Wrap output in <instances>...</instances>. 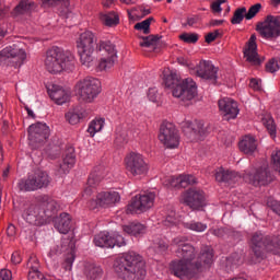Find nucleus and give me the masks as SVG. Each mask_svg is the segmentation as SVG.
Returning <instances> with one entry per match:
<instances>
[{"mask_svg": "<svg viewBox=\"0 0 280 280\" xmlns=\"http://www.w3.org/2000/svg\"><path fill=\"white\" fill-rule=\"evenodd\" d=\"M152 21H154V18H148L147 20L137 23L135 30L142 31L143 34H150V25Z\"/></svg>", "mask_w": 280, "mask_h": 280, "instance_id": "obj_44", "label": "nucleus"}, {"mask_svg": "<svg viewBox=\"0 0 280 280\" xmlns=\"http://www.w3.org/2000/svg\"><path fill=\"white\" fill-rule=\"evenodd\" d=\"M75 91L81 102L91 104L102 93V83L96 78L86 77L75 84Z\"/></svg>", "mask_w": 280, "mask_h": 280, "instance_id": "obj_8", "label": "nucleus"}, {"mask_svg": "<svg viewBox=\"0 0 280 280\" xmlns=\"http://www.w3.org/2000/svg\"><path fill=\"white\" fill-rule=\"evenodd\" d=\"M162 222L164 226H174V224H177L178 220L176 219V212H171V214H168Z\"/></svg>", "mask_w": 280, "mask_h": 280, "instance_id": "obj_51", "label": "nucleus"}, {"mask_svg": "<svg viewBox=\"0 0 280 280\" xmlns=\"http://www.w3.org/2000/svg\"><path fill=\"white\" fill-rule=\"evenodd\" d=\"M215 35L213 34V32H211V33H208L207 35H206V43H213V40H215Z\"/></svg>", "mask_w": 280, "mask_h": 280, "instance_id": "obj_63", "label": "nucleus"}, {"mask_svg": "<svg viewBox=\"0 0 280 280\" xmlns=\"http://www.w3.org/2000/svg\"><path fill=\"white\" fill-rule=\"evenodd\" d=\"M184 202L194 211H200V209L207 207V197L205 196V191L190 188L184 195Z\"/></svg>", "mask_w": 280, "mask_h": 280, "instance_id": "obj_16", "label": "nucleus"}, {"mask_svg": "<svg viewBox=\"0 0 280 280\" xmlns=\"http://www.w3.org/2000/svg\"><path fill=\"white\" fill-rule=\"evenodd\" d=\"M278 70L279 61H277L276 59L269 60L268 63L266 65V71H268V73H277Z\"/></svg>", "mask_w": 280, "mask_h": 280, "instance_id": "obj_50", "label": "nucleus"}, {"mask_svg": "<svg viewBox=\"0 0 280 280\" xmlns=\"http://www.w3.org/2000/svg\"><path fill=\"white\" fill-rule=\"evenodd\" d=\"M85 277L88 280H101L102 279V268L97 265H88L85 267Z\"/></svg>", "mask_w": 280, "mask_h": 280, "instance_id": "obj_37", "label": "nucleus"}, {"mask_svg": "<svg viewBox=\"0 0 280 280\" xmlns=\"http://www.w3.org/2000/svg\"><path fill=\"white\" fill-rule=\"evenodd\" d=\"M244 19H246V7L237 8L234 11L233 18L231 19V23L232 25H240V23H242Z\"/></svg>", "mask_w": 280, "mask_h": 280, "instance_id": "obj_42", "label": "nucleus"}, {"mask_svg": "<svg viewBox=\"0 0 280 280\" xmlns=\"http://www.w3.org/2000/svg\"><path fill=\"white\" fill-rule=\"evenodd\" d=\"M22 218L25 220V222L28 224H34L35 226L47 224L45 212H43L39 202L25 205Z\"/></svg>", "mask_w": 280, "mask_h": 280, "instance_id": "obj_15", "label": "nucleus"}, {"mask_svg": "<svg viewBox=\"0 0 280 280\" xmlns=\"http://www.w3.org/2000/svg\"><path fill=\"white\" fill-rule=\"evenodd\" d=\"M182 130L184 135L190 139V141H196L197 139H202L207 135V128H205V122L202 120H197L195 122L185 121L182 125Z\"/></svg>", "mask_w": 280, "mask_h": 280, "instance_id": "obj_20", "label": "nucleus"}, {"mask_svg": "<svg viewBox=\"0 0 280 280\" xmlns=\"http://www.w3.org/2000/svg\"><path fill=\"white\" fill-rule=\"evenodd\" d=\"M238 148L243 154H248L253 156L257 152V139L253 136H244L243 139L238 142Z\"/></svg>", "mask_w": 280, "mask_h": 280, "instance_id": "obj_29", "label": "nucleus"}, {"mask_svg": "<svg viewBox=\"0 0 280 280\" xmlns=\"http://www.w3.org/2000/svg\"><path fill=\"white\" fill-rule=\"evenodd\" d=\"M122 231L124 233H127V235H133V237H139V235H144L145 225L143 223L135 221L128 223L127 225H124Z\"/></svg>", "mask_w": 280, "mask_h": 280, "instance_id": "obj_32", "label": "nucleus"}, {"mask_svg": "<svg viewBox=\"0 0 280 280\" xmlns=\"http://www.w3.org/2000/svg\"><path fill=\"white\" fill-rule=\"evenodd\" d=\"M159 139L165 148H170L171 150H174L180 143V137L178 136L176 126L167 121L162 122Z\"/></svg>", "mask_w": 280, "mask_h": 280, "instance_id": "obj_13", "label": "nucleus"}, {"mask_svg": "<svg viewBox=\"0 0 280 280\" xmlns=\"http://www.w3.org/2000/svg\"><path fill=\"white\" fill-rule=\"evenodd\" d=\"M45 67L49 73H62L75 69V57L71 51L60 47H52L46 52Z\"/></svg>", "mask_w": 280, "mask_h": 280, "instance_id": "obj_5", "label": "nucleus"}, {"mask_svg": "<svg viewBox=\"0 0 280 280\" xmlns=\"http://www.w3.org/2000/svg\"><path fill=\"white\" fill-rule=\"evenodd\" d=\"M100 19L104 25H107V27H115V25H119V15L114 11L101 13Z\"/></svg>", "mask_w": 280, "mask_h": 280, "instance_id": "obj_36", "label": "nucleus"}, {"mask_svg": "<svg viewBox=\"0 0 280 280\" xmlns=\"http://www.w3.org/2000/svg\"><path fill=\"white\" fill-rule=\"evenodd\" d=\"M42 5L44 8L58 5L59 16H61V19H73V12H71V8H69V0H42Z\"/></svg>", "mask_w": 280, "mask_h": 280, "instance_id": "obj_27", "label": "nucleus"}, {"mask_svg": "<svg viewBox=\"0 0 280 280\" xmlns=\"http://www.w3.org/2000/svg\"><path fill=\"white\" fill-rule=\"evenodd\" d=\"M82 118V113L78 109H71L66 114V119L71 126H75V124H80V119Z\"/></svg>", "mask_w": 280, "mask_h": 280, "instance_id": "obj_43", "label": "nucleus"}, {"mask_svg": "<svg viewBox=\"0 0 280 280\" xmlns=\"http://www.w3.org/2000/svg\"><path fill=\"white\" fill-rule=\"evenodd\" d=\"M100 180H102V174L97 172V168L92 172L88 178V187L84 190V194L86 196H91V192L93 191V188L97 185H100Z\"/></svg>", "mask_w": 280, "mask_h": 280, "instance_id": "obj_35", "label": "nucleus"}, {"mask_svg": "<svg viewBox=\"0 0 280 280\" xmlns=\"http://www.w3.org/2000/svg\"><path fill=\"white\" fill-rule=\"evenodd\" d=\"M126 170L131 176H143L148 174V163L140 153L131 152L126 159Z\"/></svg>", "mask_w": 280, "mask_h": 280, "instance_id": "obj_14", "label": "nucleus"}, {"mask_svg": "<svg viewBox=\"0 0 280 280\" xmlns=\"http://www.w3.org/2000/svg\"><path fill=\"white\" fill-rule=\"evenodd\" d=\"M75 165V150L73 147H69L62 156V162L57 166V175L65 176L69 174V170Z\"/></svg>", "mask_w": 280, "mask_h": 280, "instance_id": "obj_23", "label": "nucleus"}, {"mask_svg": "<svg viewBox=\"0 0 280 280\" xmlns=\"http://www.w3.org/2000/svg\"><path fill=\"white\" fill-rule=\"evenodd\" d=\"M249 246L257 258L264 256V250L280 257V235L270 237L261 232H256L250 237Z\"/></svg>", "mask_w": 280, "mask_h": 280, "instance_id": "obj_6", "label": "nucleus"}, {"mask_svg": "<svg viewBox=\"0 0 280 280\" xmlns=\"http://www.w3.org/2000/svg\"><path fill=\"white\" fill-rule=\"evenodd\" d=\"M114 4H115V0H102V5L104 8H110Z\"/></svg>", "mask_w": 280, "mask_h": 280, "instance_id": "obj_64", "label": "nucleus"}, {"mask_svg": "<svg viewBox=\"0 0 280 280\" xmlns=\"http://www.w3.org/2000/svg\"><path fill=\"white\" fill-rule=\"evenodd\" d=\"M128 139H130L128 127H117L115 138L116 145H124V143H128Z\"/></svg>", "mask_w": 280, "mask_h": 280, "instance_id": "obj_38", "label": "nucleus"}, {"mask_svg": "<svg viewBox=\"0 0 280 280\" xmlns=\"http://www.w3.org/2000/svg\"><path fill=\"white\" fill-rule=\"evenodd\" d=\"M195 73L197 78H201V80H206L210 84L218 82V68L211 61L201 60L197 65Z\"/></svg>", "mask_w": 280, "mask_h": 280, "instance_id": "obj_19", "label": "nucleus"}, {"mask_svg": "<svg viewBox=\"0 0 280 280\" xmlns=\"http://www.w3.org/2000/svg\"><path fill=\"white\" fill-rule=\"evenodd\" d=\"M36 8L34 1L22 0L19 5L15 7L16 14H25V12H32Z\"/></svg>", "mask_w": 280, "mask_h": 280, "instance_id": "obj_40", "label": "nucleus"}, {"mask_svg": "<svg viewBox=\"0 0 280 280\" xmlns=\"http://www.w3.org/2000/svg\"><path fill=\"white\" fill-rule=\"evenodd\" d=\"M271 163L273 165V170L280 174V150L272 151Z\"/></svg>", "mask_w": 280, "mask_h": 280, "instance_id": "obj_48", "label": "nucleus"}, {"mask_svg": "<svg viewBox=\"0 0 280 280\" xmlns=\"http://www.w3.org/2000/svg\"><path fill=\"white\" fill-rule=\"evenodd\" d=\"M68 245V247H66V250H73V248H75V243H73V241H71V240H69V238H63L62 240V246L65 247V246H67Z\"/></svg>", "mask_w": 280, "mask_h": 280, "instance_id": "obj_57", "label": "nucleus"}, {"mask_svg": "<svg viewBox=\"0 0 280 280\" xmlns=\"http://www.w3.org/2000/svg\"><path fill=\"white\" fill-rule=\"evenodd\" d=\"M249 86L255 91H259V89H261V85H259V81L257 79H252L249 82Z\"/></svg>", "mask_w": 280, "mask_h": 280, "instance_id": "obj_58", "label": "nucleus"}, {"mask_svg": "<svg viewBox=\"0 0 280 280\" xmlns=\"http://www.w3.org/2000/svg\"><path fill=\"white\" fill-rule=\"evenodd\" d=\"M102 128H104V118L94 119L90 122L88 132L90 137H95L97 132H101Z\"/></svg>", "mask_w": 280, "mask_h": 280, "instance_id": "obj_39", "label": "nucleus"}, {"mask_svg": "<svg viewBox=\"0 0 280 280\" xmlns=\"http://www.w3.org/2000/svg\"><path fill=\"white\" fill-rule=\"evenodd\" d=\"M21 261H23V258H21V253L14 252L11 256V262L16 266L21 264Z\"/></svg>", "mask_w": 280, "mask_h": 280, "instance_id": "obj_56", "label": "nucleus"}, {"mask_svg": "<svg viewBox=\"0 0 280 280\" xmlns=\"http://www.w3.org/2000/svg\"><path fill=\"white\" fill-rule=\"evenodd\" d=\"M50 100L56 102L59 106L67 104L71 100V91L62 89V86L52 84L47 88Z\"/></svg>", "mask_w": 280, "mask_h": 280, "instance_id": "obj_24", "label": "nucleus"}, {"mask_svg": "<svg viewBox=\"0 0 280 280\" xmlns=\"http://www.w3.org/2000/svg\"><path fill=\"white\" fill-rule=\"evenodd\" d=\"M42 209V213H45L46 222H51V219L58 213V202L49 196H43L42 200L38 201Z\"/></svg>", "mask_w": 280, "mask_h": 280, "instance_id": "obj_25", "label": "nucleus"}, {"mask_svg": "<svg viewBox=\"0 0 280 280\" xmlns=\"http://www.w3.org/2000/svg\"><path fill=\"white\" fill-rule=\"evenodd\" d=\"M156 194L149 191L136 196L131 202L127 206V213H143L154 207V199Z\"/></svg>", "mask_w": 280, "mask_h": 280, "instance_id": "obj_12", "label": "nucleus"}, {"mask_svg": "<svg viewBox=\"0 0 280 280\" xmlns=\"http://www.w3.org/2000/svg\"><path fill=\"white\" fill-rule=\"evenodd\" d=\"M225 230L223 228L213 230V235L217 237H224Z\"/></svg>", "mask_w": 280, "mask_h": 280, "instance_id": "obj_62", "label": "nucleus"}, {"mask_svg": "<svg viewBox=\"0 0 280 280\" xmlns=\"http://www.w3.org/2000/svg\"><path fill=\"white\" fill-rule=\"evenodd\" d=\"M161 43L159 35H149L142 37L140 42L141 47H145L149 51H156L159 49V44Z\"/></svg>", "mask_w": 280, "mask_h": 280, "instance_id": "obj_34", "label": "nucleus"}, {"mask_svg": "<svg viewBox=\"0 0 280 280\" xmlns=\"http://www.w3.org/2000/svg\"><path fill=\"white\" fill-rule=\"evenodd\" d=\"M179 39L183 40L184 43L196 44V43H198V34L184 33V34L179 35Z\"/></svg>", "mask_w": 280, "mask_h": 280, "instance_id": "obj_47", "label": "nucleus"}, {"mask_svg": "<svg viewBox=\"0 0 280 280\" xmlns=\"http://www.w3.org/2000/svg\"><path fill=\"white\" fill-rule=\"evenodd\" d=\"M163 83L166 89H171L173 97H178L182 102H191L198 95V86L191 78L180 80V75L174 70H165Z\"/></svg>", "mask_w": 280, "mask_h": 280, "instance_id": "obj_4", "label": "nucleus"}, {"mask_svg": "<svg viewBox=\"0 0 280 280\" xmlns=\"http://www.w3.org/2000/svg\"><path fill=\"white\" fill-rule=\"evenodd\" d=\"M27 58L25 50L21 47V44H13L7 46L0 51V66L1 67H21L23 61Z\"/></svg>", "mask_w": 280, "mask_h": 280, "instance_id": "obj_9", "label": "nucleus"}, {"mask_svg": "<svg viewBox=\"0 0 280 280\" xmlns=\"http://www.w3.org/2000/svg\"><path fill=\"white\" fill-rule=\"evenodd\" d=\"M214 178L218 183H228V185H235L242 180V175L235 171H226L223 167H220L214 173Z\"/></svg>", "mask_w": 280, "mask_h": 280, "instance_id": "obj_28", "label": "nucleus"}, {"mask_svg": "<svg viewBox=\"0 0 280 280\" xmlns=\"http://www.w3.org/2000/svg\"><path fill=\"white\" fill-rule=\"evenodd\" d=\"M73 261H74L73 255L66 258V261L63 264V270L66 271V277H69V275H71V268H73Z\"/></svg>", "mask_w": 280, "mask_h": 280, "instance_id": "obj_52", "label": "nucleus"}, {"mask_svg": "<svg viewBox=\"0 0 280 280\" xmlns=\"http://www.w3.org/2000/svg\"><path fill=\"white\" fill-rule=\"evenodd\" d=\"M185 228L189 229L190 231H196L197 233H202L203 231H207V224L200 222L185 223Z\"/></svg>", "mask_w": 280, "mask_h": 280, "instance_id": "obj_46", "label": "nucleus"}, {"mask_svg": "<svg viewBox=\"0 0 280 280\" xmlns=\"http://www.w3.org/2000/svg\"><path fill=\"white\" fill-rule=\"evenodd\" d=\"M15 233H16V228L13 224L9 225L7 229V235H9V237H13Z\"/></svg>", "mask_w": 280, "mask_h": 280, "instance_id": "obj_60", "label": "nucleus"}, {"mask_svg": "<svg viewBox=\"0 0 280 280\" xmlns=\"http://www.w3.org/2000/svg\"><path fill=\"white\" fill-rule=\"evenodd\" d=\"M262 124L265 128H267L270 137L275 139V137H277V125L275 124V119L271 118V116H265L262 118Z\"/></svg>", "mask_w": 280, "mask_h": 280, "instance_id": "obj_41", "label": "nucleus"}, {"mask_svg": "<svg viewBox=\"0 0 280 280\" xmlns=\"http://www.w3.org/2000/svg\"><path fill=\"white\" fill-rule=\"evenodd\" d=\"M28 271V280H47L40 271H38V262L36 258H31L27 262Z\"/></svg>", "mask_w": 280, "mask_h": 280, "instance_id": "obj_33", "label": "nucleus"}, {"mask_svg": "<svg viewBox=\"0 0 280 280\" xmlns=\"http://www.w3.org/2000/svg\"><path fill=\"white\" fill-rule=\"evenodd\" d=\"M244 261V256L240 253H234L228 258V264L232 266H240Z\"/></svg>", "mask_w": 280, "mask_h": 280, "instance_id": "obj_49", "label": "nucleus"}, {"mask_svg": "<svg viewBox=\"0 0 280 280\" xmlns=\"http://www.w3.org/2000/svg\"><path fill=\"white\" fill-rule=\"evenodd\" d=\"M222 3H226V0L214 1L211 5L213 12H222Z\"/></svg>", "mask_w": 280, "mask_h": 280, "instance_id": "obj_54", "label": "nucleus"}, {"mask_svg": "<svg viewBox=\"0 0 280 280\" xmlns=\"http://www.w3.org/2000/svg\"><path fill=\"white\" fill-rule=\"evenodd\" d=\"M94 244L98 248H114L115 238L108 234V232H101L94 236Z\"/></svg>", "mask_w": 280, "mask_h": 280, "instance_id": "obj_31", "label": "nucleus"}, {"mask_svg": "<svg viewBox=\"0 0 280 280\" xmlns=\"http://www.w3.org/2000/svg\"><path fill=\"white\" fill-rule=\"evenodd\" d=\"M105 51L107 57H103L100 60L98 69L101 71H107V69H113L115 62L117 61V49L115 45L109 40H100L97 43V37L91 31H86L80 35L77 39V49L80 56V61L84 67H91L93 62V52L95 51Z\"/></svg>", "mask_w": 280, "mask_h": 280, "instance_id": "obj_2", "label": "nucleus"}, {"mask_svg": "<svg viewBox=\"0 0 280 280\" xmlns=\"http://www.w3.org/2000/svg\"><path fill=\"white\" fill-rule=\"evenodd\" d=\"M261 11V3H256L252 5L248 11H246V21H252V19H255L257 14Z\"/></svg>", "mask_w": 280, "mask_h": 280, "instance_id": "obj_45", "label": "nucleus"}, {"mask_svg": "<svg viewBox=\"0 0 280 280\" xmlns=\"http://www.w3.org/2000/svg\"><path fill=\"white\" fill-rule=\"evenodd\" d=\"M114 270L124 280H143L147 275L143 258L135 252H129L116 258Z\"/></svg>", "mask_w": 280, "mask_h": 280, "instance_id": "obj_3", "label": "nucleus"}, {"mask_svg": "<svg viewBox=\"0 0 280 280\" xmlns=\"http://www.w3.org/2000/svg\"><path fill=\"white\" fill-rule=\"evenodd\" d=\"M112 240H114V246H118L119 248L126 246V240L119 234H115V237H112Z\"/></svg>", "mask_w": 280, "mask_h": 280, "instance_id": "obj_53", "label": "nucleus"}, {"mask_svg": "<svg viewBox=\"0 0 280 280\" xmlns=\"http://www.w3.org/2000/svg\"><path fill=\"white\" fill-rule=\"evenodd\" d=\"M49 183H51L49 174L45 171L37 170L28 173L27 178L20 179L18 182V188L20 191H38V189L49 187Z\"/></svg>", "mask_w": 280, "mask_h": 280, "instance_id": "obj_7", "label": "nucleus"}, {"mask_svg": "<svg viewBox=\"0 0 280 280\" xmlns=\"http://www.w3.org/2000/svg\"><path fill=\"white\" fill-rule=\"evenodd\" d=\"M121 200V196L117 191H102L96 195V199L89 202L90 209H97V207H113Z\"/></svg>", "mask_w": 280, "mask_h": 280, "instance_id": "obj_17", "label": "nucleus"}, {"mask_svg": "<svg viewBox=\"0 0 280 280\" xmlns=\"http://www.w3.org/2000/svg\"><path fill=\"white\" fill-rule=\"evenodd\" d=\"M0 280H12V271L8 269L0 270Z\"/></svg>", "mask_w": 280, "mask_h": 280, "instance_id": "obj_55", "label": "nucleus"}, {"mask_svg": "<svg viewBox=\"0 0 280 280\" xmlns=\"http://www.w3.org/2000/svg\"><path fill=\"white\" fill-rule=\"evenodd\" d=\"M219 110L222 113L224 119L229 121V119H235L240 114V108H237V102L233 98L223 97L219 100Z\"/></svg>", "mask_w": 280, "mask_h": 280, "instance_id": "obj_22", "label": "nucleus"}, {"mask_svg": "<svg viewBox=\"0 0 280 280\" xmlns=\"http://www.w3.org/2000/svg\"><path fill=\"white\" fill-rule=\"evenodd\" d=\"M198 180L194 175H178L167 177L164 182L165 187H189V185H196Z\"/></svg>", "mask_w": 280, "mask_h": 280, "instance_id": "obj_26", "label": "nucleus"}, {"mask_svg": "<svg viewBox=\"0 0 280 280\" xmlns=\"http://www.w3.org/2000/svg\"><path fill=\"white\" fill-rule=\"evenodd\" d=\"M148 97L151 102H156V90L150 89L148 93Z\"/></svg>", "mask_w": 280, "mask_h": 280, "instance_id": "obj_59", "label": "nucleus"}, {"mask_svg": "<svg viewBox=\"0 0 280 280\" xmlns=\"http://www.w3.org/2000/svg\"><path fill=\"white\" fill-rule=\"evenodd\" d=\"M173 246H177L176 255L179 260L171 262V270L175 277H189L196 275L202 266L213 264V248L210 246L201 247L200 254L196 252V247L187 243L186 236H177L173 238Z\"/></svg>", "mask_w": 280, "mask_h": 280, "instance_id": "obj_1", "label": "nucleus"}, {"mask_svg": "<svg viewBox=\"0 0 280 280\" xmlns=\"http://www.w3.org/2000/svg\"><path fill=\"white\" fill-rule=\"evenodd\" d=\"M257 36L252 35L244 48V58L249 65L254 67H259L264 59L259 58V54L257 52Z\"/></svg>", "mask_w": 280, "mask_h": 280, "instance_id": "obj_21", "label": "nucleus"}, {"mask_svg": "<svg viewBox=\"0 0 280 280\" xmlns=\"http://www.w3.org/2000/svg\"><path fill=\"white\" fill-rule=\"evenodd\" d=\"M178 62L183 65V67H191V61L183 57L178 58Z\"/></svg>", "mask_w": 280, "mask_h": 280, "instance_id": "obj_61", "label": "nucleus"}, {"mask_svg": "<svg viewBox=\"0 0 280 280\" xmlns=\"http://www.w3.org/2000/svg\"><path fill=\"white\" fill-rule=\"evenodd\" d=\"M55 229L67 235L69 231H71V215L69 213H61L59 217L54 218Z\"/></svg>", "mask_w": 280, "mask_h": 280, "instance_id": "obj_30", "label": "nucleus"}, {"mask_svg": "<svg viewBox=\"0 0 280 280\" xmlns=\"http://www.w3.org/2000/svg\"><path fill=\"white\" fill-rule=\"evenodd\" d=\"M51 130L45 122H35L28 127V145L32 150L43 148L49 140Z\"/></svg>", "mask_w": 280, "mask_h": 280, "instance_id": "obj_10", "label": "nucleus"}, {"mask_svg": "<svg viewBox=\"0 0 280 280\" xmlns=\"http://www.w3.org/2000/svg\"><path fill=\"white\" fill-rule=\"evenodd\" d=\"M244 180L248 182L254 187H259L261 185H268L272 183V174L268 166H261L255 171V173H246L243 176Z\"/></svg>", "mask_w": 280, "mask_h": 280, "instance_id": "obj_18", "label": "nucleus"}, {"mask_svg": "<svg viewBox=\"0 0 280 280\" xmlns=\"http://www.w3.org/2000/svg\"><path fill=\"white\" fill-rule=\"evenodd\" d=\"M256 31L262 38L272 39L280 36V15H267L264 22L256 25Z\"/></svg>", "mask_w": 280, "mask_h": 280, "instance_id": "obj_11", "label": "nucleus"}]
</instances>
